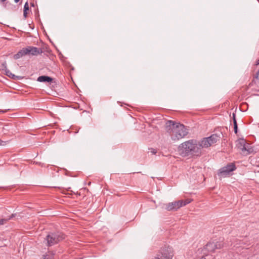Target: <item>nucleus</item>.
<instances>
[{"instance_id":"2","label":"nucleus","mask_w":259,"mask_h":259,"mask_svg":"<svg viewBox=\"0 0 259 259\" xmlns=\"http://www.w3.org/2000/svg\"><path fill=\"white\" fill-rule=\"evenodd\" d=\"M166 128L168 132L171 133L172 140H177L185 137L188 133V130L181 124H176L171 120H168L166 123Z\"/></svg>"},{"instance_id":"13","label":"nucleus","mask_w":259,"mask_h":259,"mask_svg":"<svg viewBox=\"0 0 259 259\" xmlns=\"http://www.w3.org/2000/svg\"><path fill=\"white\" fill-rule=\"evenodd\" d=\"M246 141L243 139H240L237 141L236 146L237 148L241 150L242 148H244V146L246 144Z\"/></svg>"},{"instance_id":"28","label":"nucleus","mask_w":259,"mask_h":259,"mask_svg":"<svg viewBox=\"0 0 259 259\" xmlns=\"http://www.w3.org/2000/svg\"><path fill=\"white\" fill-rule=\"evenodd\" d=\"M225 246L226 247L229 246V245H227L225 244Z\"/></svg>"},{"instance_id":"17","label":"nucleus","mask_w":259,"mask_h":259,"mask_svg":"<svg viewBox=\"0 0 259 259\" xmlns=\"http://www.w3.org/2000/svg\"><path fill=\"white\" fill-rule=\"evenodd\" d=\"M14 217L13 214H12L8 219H2L0 220V225L5 224L9 220L12 219Z\"/></svg>"},{"instance_id":"21","label":"nucleus","mask_w":259,"mask_h":259,"mask_svg":"<svg viewBox=\"0 0 259 259\" xmlns=\"http://www.w3.org/2000/svg\"><path fill=\"white\" fill-rule=\"evenodd\" d=\"M23 16L25 18H26L27 16V12L26 11H24Z\"/></svg>"},{"instance_id":"5","label":"nucleus","mask_w":259,"mask_h":259,"mask_svg":"<svg viewBox=\"0 0 259 259\" xmlns=\"http://www.w3.org/2000/svg\"><path fill=\"white\" fill-rule=\"evenodd\" d=\"M190 202L191 201L188 199L185 201L180 200L166 204H163L162 206V208L167 211H176L179 208L189 204Z\"/></svg>"},{"instance_id":"12","label":"nucleus","mask_w":259,"mask_h":259,"mask_svg":"<svg viewBox=\"0 0 259 259\" xmlns=\"http://www.w3.org/2000/svg\"><path fill=\"white\" fill-rule=\"evenodd\" d=\"M211 145L217 143L219 140L220 137L217 134H213L210 137H207Z\"/></svg>"},{"instance_id":"1","label":"nucleus","mask_w":259,"mask_h":259,"mask_svg":"<svg viewBox=\"0 0 259 259\" xmlns=\"http://www.w3.org/2000/svg\"><path fill=\"white\" fill-rule=\"evenodd\" d=\"M178 151L182 156H198L201 154L198 141L196 140H190L181 144L178 147Z\"/></svg>"},{"instance_id":"9","label":"nucleus","mask_w":259,"mask_h":259,"mask_svg":"<svg viewBox=\"0 0 259 259\" xmlns=\"http://www.w3.org/2000/svg\"><path fill=\"white\" fill-rule=\"evenodd\" d=\"M198 143L201 152L203 148H208L211 146L207 138H204L201 140L198 141Z\"/></svg>"},{"instance_id":"3","label":"nucleus","mask_w":259,"mask_h":259,"mask_svg":"<svg viewBox=\"0 0 259 259\" xmlns=\"http://www.w3.org/2000/svg\"><path fill=\"white\" fill-rule=\"evenodd\" d=\"M225 246V244L221 242H209L202 248L198 250V253L203 255H207L209 252L215 251L217 249H220Z\"/></svg>"},{"instance_id":"16","label":"nucleus","mask_w":259,"mask_h":259,"mask_svg":"<svg viewBox=\"0 0 259 259\" xmlns=\"http://www.w3.org/2000/svg\"><path fill=\"white\" fill-rule=\"evenodd\" d=\"M5 72H6V74L7 76H9V77H11V78H12L13 79H15L16 77H17V76L16 75H15L14 74H12L10 72V71L6 68V66H5Z\"/></svg>"},{"instance_id":"22","label":"nucleus","mask_w":259,"mask_h":259,"mask_svg":"<svg viewBox=\"0 0 259 259\" xmlns=\"http://www.w3.org/2000/svg\"><path fill=\"white\" fill-rule=\"evenodd\" d=\"M6 111H7V110H0V113H4L6 112Z\"/></svg>"},{"instance_id":"18","label":"nucleus","mask_w":259,"mask_h":259,"mask_svg":"<svg viewBox=\"0 0 259 259\" xmlns=\"http://www.w3.org/2000/svg\"><path fill=\"white\" fill-rule=\"evenodd\" d=\"M54 254H47L44 256V259H53Z\"/></svg>"},{"instance_id":"19","label":"nucleus","mask_w":259,"mask_h":259,"mask_svg":"<svg viewBox=\"0 0 259 259\" xmlns=\"http://www.w3.org/2000/svg\"><path fill=\"white\" fill-rule=\"evenodd\" d=\"M29 10V5L28 2L25 3L24 6V11L27 12Z\"/></svg>"},{"instance_id":"4","label":"nucleus","mask_w":259,"mask_h":259,"mask_svg":"<svg viewBox=\"0 0 259 259\" xmlns=\"http://www.w3.org/2000/svg\"><path fill=\"white\" fill-rule=\"evenodd\" d=\"M65 238L64 234L61 232L49 233L46 237L45 241L48 246H53L58 243Z\"/></svg>"},{"instance_id":"8","label":"nucleus","mask_w":259,"mask_h":259,"mask_svg":"<svg viewBox=\"0 0 259 259\" xmlns=\"http://www.w3.org/2000/svg\"><path fill=\"white\" fill-rule=\"evenodd\" d=\"M28 55L36 56L42 53V50L40 48L28 46L27 47Z\"/></svg>"},{"instance_id":"7","label":"nucleus","mask_w":259,"mask_h":259,"mask_svg":"<svg viewBox=\"0 0 259 259\" xmlns=\"http://www.w3.org/2000/svg\"><path fill=\"white\" fill-rule=\"evenodd\" d=\"M236 169V167L234 163H229L226 166L219 169L218 175L222 177H226Z\"/></svg>"},{"instance_id":"25","label":"nucleus","mask_w":259,"mask_h":259,"mask_svg":"<svg viewBox=\"0 0 259 259\" xmlns=\"http://www.w3.org/2000/svg\"><path fill=\"white\" fill-rule=\"evenodd\" d=\"M14 1L16 3H17L20 1V0H14Z\"/></svg>"},{"instance_id":"26","label":"nucleus","mask_w":259,"mask_h":259,"mask_svg":"<svg viewBox=\"0 0 259 259\" xmlns=\"http://www.w3.org/2000/svg\"><path fill=\"white\" fill-rule=\"evenodd\" d=\"M256 65H259V59L256 62Z\"/></svg>"},{"instance_id":"24","label":"nucleus","mask_w":259,"mask_h":259,"mask_svg":"<svg viewBox=\"0 0 259 259\" xmlns=\"http://www.w3.org/2000/svg\"><path fill=\"white\" fill-rule=\"evenodd\" d=\"M202 256L201 257V259H206V258L204 257L205 255H203L202 254Z\"/></svg>"},{"instance_id":"23","label":"nucleus","mask_w":259,"mask_h":259,"mask_svg":"<svg viewBox=\"0 0 259 259\" xmlns=\"http://www.w3.org/2000/svg\"><path fill=\"white\" fill-rule=\"evenodd\" d=\"M151 152L153 153V154H155L156 153V151L154 149H153Z\"/></svg>"},{"instance_id":"14","label":"nucleus","mask_w":259,"mask_h":259,"mask_svg":"<svg viewBox=\"0 0 259 259\" xmlns=\"http://www.w3.org/2000/svg\"><path fill=\"white\" fill-rule=\"evenodd\" d=\"M241 150V151L245 154H248L252 151L251 148L249 147V145L246 143L245 146Z\"/></svg>"},{"instance_id":"15","label":"nucleus","mask_w":259,"mask_h":259,"mask_svg":"<svg viewBox=\"0 0 259 259\" xmlns=\"http://www.w3.org/2000/svg\"><path fill=\"white\" fill-rule=\"evenodd\" d=\"M233 124H234V130L235 134L237 133L238 132V126H237V121L235 119V114H233Z\"/></svg>"},{"instance_id":"10","label":"nucleus","mask_w":259,"mask_h":259,"mask_svg":"<svg viewBox=\"0 0 259 259\" xmlns=\"http://www.w3.org/2000/svg\"><path fill=\"white\" fill-rule=\"evenodd\" d=\"M27 47L24 48L20 51H19L16 54L14 55V59L17 60L23 56L28 55Z\"/></svg>"},{"instance_id":"27","label":"nucleus","mask_w":259,"mask_h":259,"mask_svg":"<svg viewBox=\"0 0 259 259\" xmlns=\"http://www.w3.org/2000/svg\"><path fill=\"white\" fill-rule=\"evenodd\" d=\"M31 6L33 7L34 6V4H31Z\"/></svg>"},{"instance_id":"11","label":"nucleus","mask_w":259,"mask_h":259,"mask_svg":"<svg viewBox=\"0 0 259 259\" xmlns=\"http://www.w3.org/2000/svg\"><path fill=\"white\" fill-rule=\"evenodd\" d=\"M52 80L53 78L52 77L46 75L40 76L37 79V81L39 82H50Z\"/></svg>"},{"instance_id":"20","label":"nucleus","mask_w":259,"mask_h":259,"mask_svg":"<svg viewBox=\"0 0 259 259\" xmlns=\"http://www.w3.org/2000/svg\"><path fill=\"white\" fill-rule=\"evenodd\" d=\"M6 144V142L0 140V146L5 145Z\"/></svg>"},{"instance_id":"6","label":"nucleus","mask_w":259,"mask_h":259,"mask_svg":"<svg viewBox=\"0 0 259 259\" xmlns=\"http://www.w3.org/2000/svg\"><path fill=\"white\" fill-rule=\"evenodd\" d=\"M172 256L171 248L167 247L159 250L152 259H171Z\"/></svg>"}]
</instances>
